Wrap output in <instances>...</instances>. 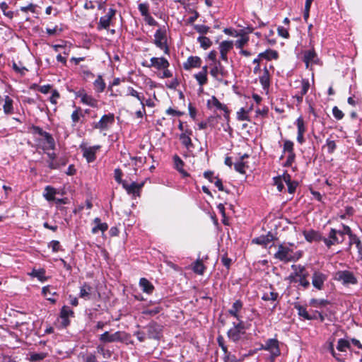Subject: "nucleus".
I'll use <instances>...</instances> for the list:
<instances>
[{"mask_svg":"<svg viewBox=\"0 0 362 362\" xmlns=\"http://www.w3.org/2000/svg\"><path fill=\"white\" fill-rule=\"evenodd\" d=\"M291 269L293 272L288 277L289 281L291 283H298V286L303 289H308L310 285L308 279L310 272L306 267L301 264H292Z\"/></svg>","mask_w":362,"mask_h":362,"instance_id":"nucleus-1","label":"nucleus"},{"mask_svg":"<svg viewBox=\"0 0 362 362\" xmlns=\"http://www.w3.org/2000/svg\"><path fill=\"white\" fill-rule=\"evenodd\" d=\"M153 44L156 47L163 50L164 54H170V47L168 44V38L166 34V29L163 28H158L154 33Z\"/></svg>","mask_w":362,"mask_h":362,"instance_id":"nucleus-2","label":"nucleus"},{"mask_svg":"<svg viewBox=\"0 0 362 362\" xmlns=\"http://www.w3.org/2000/svg\"><path fill=\"white\" fill-rule=\"evenodd\" d=\"M117 13V10L111 7L108 8L107 12L103 16L100 18L99 22L97 24V30H108L110 25H113V21L115 20V16Z\"/></svg>","mask_w":362,"mask_h":362,"instance_id":"nucleus-3","label":"nucleus"},{"mask_svg":"<svg viewBox=\"0 0 362 362\" xmlns=\"http://www.w3.org/2000/svg\"><path fill=\"white\" fill-rule=\"evenodd\" d=\"M261 349L268 351L270 353V362H275L276 358L281 355L279 341L277 339H268L265 341V344L262 345Z\"/></svg>","mask_w":362,"mask_h":362,"instance_id":"nucleus-4","label":"nucleus"},{"mask_svg":"<svg viewBox=\"0 0 362 362\" xmlns=\"http://www.w3.org/2000/svg\"><path fill=\"white\" fill-rule=\"evenodd\" d=\"M128 334L122 331H117L115 333L110 334L109 332H105L100 335L99 340L103 343H112V342H124L127 340Z\"/></svg>","mask_w":362,"mask_h":362,"instance_id":"nucleus-5","label":"nucleus"},{"mask_svg":"<svg viewBox=\"0 0 362 362\" xmlns=\"http://www.w3.org/2000/svg\"><path fill=\"white\" fill-rule=\"evenodd\" d=\"M334 279L341 282L344 286L356 285L358 279L354 274L349 270H340L335 273Z\"/></svg>","mask_w":362,"mask_h":362,"instance_id":"nucleus-6","label":"nucleus"},{"mask_svg":"<svg viewBox=\"0 0 362 362\" xmlns=\"http://www.w3.org/2000/svg\"><path fill=\"white\" fill-rule=\"evenodd\" d=\"M145 328L148 339L158 341L163 337V326L158 322L151 321Z\"/></svg>","mask_w":362,"mask_h":362,"instance_id":"nucleus-7","label":"nucleus"},{"mask_svg":"<svg viewBox=\"0 0 362 362\" xmlns=\"http://www.w3.org/2000/svg\"><path fill=\"white\" fill-rule=\"evenodd\" d=\"M76 98H79L81 103L91 107H98V100L93 95L88 94L84 88H80L77 91H73Z\"/></svg>","mask_w":362,"mask_h":362,"instance_id":"nucleus-8","label":"nucleus"},{"mask_svg":"<svg viewBox=\"0 0 362 362\" xmlns=\"http://www.w3.org/2000/svg\"><path fill=\"white\" fill-rule=\"evenodd\" d=\"M75 314L74 310L67 305H63L59 313V328L66 329L70 324V317H74Z\"/></svg>","mask_w":362,"mask_h":362,"instance_id":"nucleus-9","label":"nucleus"},{"mask_svg":"<svg viewBox=\"0 0 362 362\" xmlns=\"http://www.w3.org/2000/svg\"><path fill=\"white\" fill-rule=\"evenodd\" d=\"M115 122V115L108 113L103 115L98 122H93L92 127L95 129L100 131L107 130Z\"/></svg>","mask_w":362,"mask_h":362,"instance_id":"nucleus-10","label":"nucleus"},{"mask_svg":"<svg viewBox=\"0 0 362 362\" xmlns=\"http://www.w3.org/2000/svg\"><path fill=\"white\" fill-rule=\"evenodd\" d=\"M141 65L146 68H154L158 71H160L166 66H170V63L168 60L163 57H153L151 58L149 63L147 61H144L141 63Z\"/></svg>","mask_w":362,"mask_h":362,"instance_id":"nucleus-11","label":"nucleus"},{"mask_svg":"<svg viewBox=\"0 0 362 362\" xmlns=\"http://www.w3.org/2000/svg\"><path fill=\"white\" fill-rule=\"evenodd\" d=\"M292 253V249L281 244L279 245L278 250L274 254V257L276 259H279L281 262L287 263L294 260Z\"/></svg>","mask_w":362,"mask_h":362,"instance_id":"nucleus-12","label":"nucleus"},{"mask_svg":"<svg viewBox=\"0 0 362 362\" xmlns=\"http://www.w3.org/2000/svg\"><path fill=\"white\" fill-rule=\"evenodd\" d=\"M138 9L141 16L144 17V20L146 24H148L150 26L158 25V22L150 14L148 3L144 2L139 4Z\"/></svg>","mask_w":362,"mask_h":362,"instance_id":"nucleus-13","label":"nucleus"},{"mask_svg":"<svg viewBox=\"0 0 362 362\" xmlns=\"http://www.w3.org/2000/svg\"><path fill=\"white\" fill-rule=\"evenodd\" d=\"M327 279V275L318 269H315L312 274V284L315 288L322 291L325 287V282Z\"/></svg>","mask_w":362,"mask_h":362,"instance_id":"nucleus-14","label":"nucleus"},{"mask_svg":"<svg viewBox=\"0 0 362 362\" xmlns=\"http://www.w3.org/2000/svg\"><path fill=\"white\" fill-rule=\"evenodd\" d=\"M31 129L33 130V134H37L44 137L49 149L54 150L55 148V141L51 134L44 131L39 126L33 125L31 127Z\"/></svg>","mask_w":362,"mask_h":362,"instance_id":"nucleus-15","label":"nucleus"},{"mask_svg":"<svg viewBox=\"0 0 362 362\" xmlns=\"http://www.w3.org/2000/svg\"><path fill=\"white\" fill-rule=\"evenodd\" d=\"M303 62L305 63L306 68L318 64L319 58L313 46L311 47V49L303 52Z\"/></svg>","mask_w":362,"mask_h":362,"instance_id":"nucleus-16","label":"nucleus"},{"mask_svg":"<svg viewBox=\"0 0 362 362\" xmlns=\"http://www.w3.org/2000/svg\"><path fill=\"white\" fill-rule=\"evenodd\" d=\"M323 243L329 249L332 245H339L343 243V238H339L336 233V228H331L327 238H323Z\"/></svg>","mask_w":362,"mask_h":362,"instance_id":"nucleus-17","label":"nucleus"},{"mask_svg":"<svg viewBox=\"0 0 362 362\" xmlns=\"http://www.w3.org/2000/svg\"><path fill=\"white\" fill-rule=\"evenodd\" d=\"M144 185V182L141 183L132 182L131 184H128L127 182L125 181L124 183H122V187L127 191V194L134 196H140V192Z\"/></svg>","mask_w":362,"mask_h":362,"instance_id":"nucleus-18","label":"nucleus"},{"mask_svg":"<svg viewBox=\"0 0 362 362\" xmlns=\"http://www.w3.org/2000/svg\"><path fill=\"white\" fill-rule=\"evenodd\" d=\"M74 110L71 115V126L75 127L77 124H81L85 123V117L83 110L80 106H76L74 105Z\"/></svg>","mask_w":362,"mask_h":362,"instance_id":"nucleus-19","label":"nucleus"},{"mask_svg":"<svg viewBox=\"0 0 362 362\" xmlns=\"http://www.w3.org/2000/svg\"><path fill=\"white\" fill-rule=\"evenodd\" d=\"M80 148L83 151V156L86 159L87 162L92 163L96 159V151L100 148V146L88 148L81 146Z\"/></svg>","mask_w":362,"mask_h":362,"instance_id":"nucleus-20","label":"nucleus"},{"mask_svg":"<svg viewBox=\"0 0 362 362\" xmlns=\"http://www.w3.org/2000/svg\"><path fill=\"white\" fill-rule=\"evenodd\" d=\"M303 233L305 239L308 243L323 241L324 237L317 230L311 229L309 230H304Z\"/></svg>","mask_w":362,"mask_h":362,"instance_id":"nucleus-21","label":"nucleus"},{"mask_svg":"<svg viewBox=\"0 0 362 362\" xmlns=\"http://www.w3.org/2000/svg\"><path fill=\"white\" fill-rule=\"evenodd\" d=\"M202 59L197 56H190L187 61L183 63L182 66L185 70H190L193 68H199L202 65Z\"/></svg>","mask_w":362,"mask_h":362,"instance_id":"nucleus-22","label":"nucleus"},{"mask_svg":"<svg viewBox=\"0 0 362 362\" xmlns=\"http://www.w3.org/2000/svg\"><path fill=\"white\" fill-rule=\"evenodd\" d=\"M47 162L50 170H59L68 163L69 158L66 156H62L54 160H47Z\"/></svg>","mask_w":362,"mask_h":362,"instance_id":"nucleus-23","label":"nucleus"},{"mask_svg":"<svg viewBox=\"0 0 362 362\" xmlns=\"http://www.w3.org/2000/svg\"><path fill=\"white\" fill-rule=\"evenodd\" d=\"M243 302L238 299L236 300L232 305L231 308L228 310V314L237 319L238 320H240V318L242 317L239 314L240 311L243 309Z\"/></svg>","mask_w":362,"mask_h":362,"instance_id":"nucleus-24","label":"nucleus"},{"mask_svg":"<svg viewBox=\"0 0 362 362\" xmlns=\"http://www.w3.org/2000/svg\"><path fill=\"white\" fill-rule=\"evenodd\" d=\"M93 288L88 282H83L80 287L79 297L85 300H90Z\"/></svg>","mask_w":362,"mask_h":362,"instance_id":"nucleus-25","label":"nucleus"},{"mask_svg":"<svg viewBox=\"0 0 362 362\" xmlns=\"http://www.w3.org/2000/svg\"><path fill=\"white\" fill-rule=\"evenodd\" d=\"M270 78L271 75L269 74V69L267 66H264L263 69V73L259 76V83L262 85L263 89H268L270 86Z\"/></svg>","mask_w":362,"mask_h":362,"instance_id":"nucleus-26","label":"nucleus"},{"mask_svg":"<svg viewBox=\"0 0 362 362\" xmlns=\"http://www.w3.org/2000/svg\"><path fill=\"white\" fill-rule=\"evenodd\" d=\"M274 240L273 234L269 232L266 235H260L252 240V242L262 246H267Z\"/></svg>","mask_w":362,"mask_h":362,"instance_id":"nucleus-27","label":"nucleus"},{"mask_svg":"<svg viewBox=\"0 0 362 362\" xmlns=\"http://www.w3.org/2000/svg\"><path fill=\"white\" fill-rule=\"evenodd\" d=\"M245 334V333L243 331L236 329L233 327H231L227 332V336L228 339L233 342L239 341Z\"/></svg>","mask_w":362,"mask_h":362,"instance_id":"nucleus-28","label":"nucleus"},{"mask_svg":"<svg viewBox=\"0 0 362 362\" xmlns=\"http://www.w3.org/2000/svg\"><path fill=\"white\" fill-rule=\"evenodd\" d=\"M173 161L175 168L184 177H188L189 174L183 168L185 165V163L180 158V157L177 155H175L173 156Z\"/></svg>","mask_w":362,"mask_h":362,"instance_id":"nucleus-29","label":"nucleus"},{"mask_svg":"<svg viewBox=\"0 0 362 362\" xmlns=\"http://www.w3.org/2000/svg\"><path fill=\"white\" fill-rule=\"evenodd\" d=\"M139 286L143 292L147 294H152L155 287L151 281L146 278H141L139 280Z\"/></svg>","mask_w":362,"mask_h":362,"instance_id":"nucleus-30","label":"nucleus"},{"mask_svg":"<svg viewBox=\"0 0 362 362\" xmlns=\"http://www.w3.org/2000/svg\"><path fill=\"white\" fill-rule=\"evenodd\" d=\"M93 223L95 224V226L93 227L91 230L93 234H96L97 233H98V231L104 233L108 229L107 223H102L99 217L95 218L93 219Z\"/></svg>","mask_w":362,"mask_h":362,"instance_id":"nucleus-31","label":"nucleus"},{"mask_svg":"<svg viewBox=\"0 0 362 362\" xmlns=\"http://www.w3.org/2000/svg\"><path fill=\"white\" fill-rule=\"evenodd\" d=\"M258 57L259 59L270 61L272 59H277L279 58V53L276 50L267 49L264 52H260Z\"/></svg>","mask_w":362,"mask_h":362,"instance_id":"nucleus-32","label":"nucleus"},{"mask_svg":"<svg viewBox=\"0 0 362 362\" xmlns=\"http://www.w3.org/2000/svg\"><path fill=\"white\" fill-rule=\"evenodd\" d=\"M204 259H200L199 257L192 264V270L195 274L202 275L205 270L206 266L203 263Z\"/></svg>","mask_w":362,"mask_h":362,"instance_id":"nucleus-33","label":"nucleus"},{"mask_svg":"<svg viewBox=\"0 0 362 362\" xmlns=\"http://www.w3.org/2000/svg\"><path fill=\"white\" fill-rule=\"evenodd\" d=\"M93 87L95 93H103L105 90L106 88V83L101 75H98L96 79L94 81Z\"/></svg>","mask_w":362,"mask_h":362,"instance_id":"nucleus-34","label":"nucleus"},{"mask_svg":"<svg viewBox=\"0 0 362 362\" xmlns=\"http://www.w3.org/2000/svg\"><path fill=\"white\" fill-rule=\"evenodd\" d=\"M208 108L215 107L217 110H225L227 107L226 105L222 104L218 98L213 95L210 100H207Z\"/></svg>","mask_w":362,"mask_h":362,"instance_id":"nucleus-35","label":"nucleus"},{"mask_svg":"<svg viewBox=\"0 0 362 362\" xmlns=\"http://www.w3.org/2000/svg\"><path fill=\"white\" fill-rule=\"evenodd\" d=\"M346 233L349 237V247L350 248L353 245H356V247L361 243L359 238L356 234L354 233L351 228H346Z\"/></svg>","mask_w":362,"mask_h":362,"instance_id":"nucleus-36","label":"nucleus"},{"mask_svg":"<svg viewBox=\"0 0 362 362\" xmlns=\"http://www.w3.org/2000/svg\"><path fill=\"white\" fill-rule=\"evenodd\" d=\"M269 288L272 291L269 293L265 292L263 293L262 296V299L264 301H276L279 298V293L275 291V289L273 288L272 285L269 286Z\"/></svg>","mask_w":362,"mask_h":362,"instance_id":"nucleus-37","label":"nucleus"},{"mask_svg":"<svg viewBox=\"0 0 362 362\" xmlns=\"http://www.w3.org/2000/svg\"><path fill=\"white\" fill-rule=\"evenodd\" d=\"M330 304V301L327 299H316L311 298L309 301V305L311 307L320 308Z\"/></svg>","mask_w":362,"mask_h":362,"instance_id":"nucleus-38","label":"nucleus"},{"mask_svg":"<svg viewBox=\"0 0 362 362\" xmlns=\"http://www.w3.org/2000/svg\"><path fill=\"white\" fill-rule=\"evenodd\" d=\"M293 308L298 311V315L303 317L305 320L310 318V314L307 311V309L305 306L301 305L299 303H294Z\"/></svg>","mask_w":362,"mask_h":362,"instance_id":"nucleus-39","label":"nucleus"},{"mask_svg":"<svg viewBox=\"0 0 362 362\" xmlns=\"http://www.w3.org/2000/svg\"><path fill=\"white\" fill-rule=\"evenodd\" d=\"M45 272H46L44 269H33L30 275L33 277L37 278V279L41 282H45L47 280V278L45 276Z\"/></svg>","mask_w":362,"mask_h":362,"instance_id":"nucleus-40","label":"nucleus"},{"mask_svg":"<svg viewBox=\"0 0 362 362\" xmlns=\"http://www.w3.org/2000/svg\"><path fill=\"white\" fill-rule=\"evenodd\" d=\"M45 194L44 197L45 198L50 202L54 201L55 199V195L57 194V190L55 188L51 186H46L45 188Z\"/></svg>","mask_w":362,"mask_h":362,"instance_id":"nucleus-41","label":"nucleus"},{"mask_svg":"<svg viewBox=\"0 0 362 362\" xmlns=\"http://www.w3.org/2000/svg\"><path fill=\"white\" fill-rule=\"evenodd\" d=\"M337 349L341 352L346 351L347 349H351L350 342L345 339H339L337 342Z\"/></svg>","mask_w":362,"mask_h":362,"instance_id":"nucleus-42","label":"nucleus"},{"mask_svg":"<svg viewBox=\"0 0 362 362\" xmlns=\"http://www.w3.org/2000/svg\"><path fill=\"white\" fill-rule=\"evenodd\" d=\"M252 107H250L249 110H245L244 107H242L240 109V110L237 112V119L239 121H250V117H249V112L251 110Z\"/></svg>","mask_w":362,"mask_h":362,"instance_id":"nucleus-43","label":"nucleus"},{"mask_svg":"<svg viewBox=\"0 0 362 362\" xmlns=\"http://www.w3.org/2000/svg\"><path fill=\"white\" fill-rule=\"evenodd\" d=\"M127 95L133 96L136 98L140 102V103H144V96L141 93L136 90L133 87L129 86L127 88Z\"/></svg>","mask_w":362,"mask_h":362,"instance_id":"nucleus-44","label":"nucleus"},{"mask_svg":"<svg viewBox=\"0 0 362 362\" xmlns=\"http://www.w3.org/2000/svg\"><path fill=\"white\" fill-rule=\"evenodd\" d=\"M295 124L297 127L298 133L305 134L307 131V127L305 124L304 119L302 116L297 118L295 122Z\"/></svg>","mask_w":362,"mask_h":362,"instance_id":"nucleus-45","label":"nucleus"},{"mask_svg":"<svg viewBox=\"0 0 362 362\" xmlns=\"http://www.w3.org/2000/svg\"><path fill=\"white\" fill-rule=\"evenodd\" d=\"M233 47V41L224 40L220 43L219 49L220 52L227 53Z\"/></svg>","mask_w":362,"mask_h":362,"instance_id":"nucleus-46","label":"nucleus"},{"mask_svg":"<svg viewBox=\"0 0 362 362\" xmlns=\"http://www.w3.org/2000/svg\"><path fill=\"white\" fill-rule=\"evenodd\" d=\"M179 139L182 145L187 149L189 150L194 148V144H192L191 137L180 134Z\"/></svg>","mask_w":362,"mask_h":362,"instance_id":"nucleus-47","label":"nucleus"},{"mask_svg":"<svg viewBox=\"0 0 362 362\" xmlns=\"http://www.w3.org/2000/svg\"><path fill=\"white\" fill-rule=\"evenodd\" d=\"M248 168V165H247V162L240 160V161L234 163L235 170L240 174H243V175L245 174L246 173L245 168Z\"/></svg>","mask_w":362,"mask_h":362,"instance_id":"nucleus-48","label":"nucleus"},{"mask_svg":"<svg viewBox=\"0 0 362 362\" xmlns=\"http://www.w3.org/2000/svg\"><path fill=\"white\" fill-rule=\"evenodd\" d=\"M221 262L226 267L227 272H228L233 261L231 258L228 257V253L226 252L221 257Z\"/></svg>","mask_w":362,"mask_h":362,"instance_id":"nucleus-49","label":"nucleus"},{"mask_svg":"<svg viewBox=\"0 0 362 362\" xmlns=\"http://www.w3.org/2000/svg\"><path fill=\"white\" fill-rule=\"evenodd\" d=\"M197 41L200 43L202 48L206 49L212 45L211 40L206 36H199L197 37Z\"/></svg>","mask_w":362,"mask_h":362,"instance_id":"nucleus-50","label":"nucleus"},{"mask_svg":"<svg viewBox=\"0 0 362 362\" xmlns=\"http://www.w3.org/2000/svg\"><path fill=\"white\" fill-rule=\"evenodd\" d=\"M283 152L284 153H293L294 152V144L291 140H284V146H283Z\"/></svg>","mask_w":362,"mask_h":362,"instance_id":"nucleus-51","label":"nucleus"},{"mask_svg":"<svg viewBox=\"0 0 362 362\" xmlns=\"http://www.w3.org/2000/svg\"><path fill=\"white\" fill-rule=\"evenodd\" d=\"M310 88V83L308 79L307 78H303L301 80V88L300 90L298 93V94H300L302 96H304L308 91Z\"/></svg>","mask_w":362,"mask_h":362,"instance_id":"nucleus-52","label":"nucleus"},{"mask_svg":"<svg viewBox=\"0 0 362 362\" xmlns=\"http://www.w3.org/2000/svg\"><path fill=\"white\" fill-rule=\"evenodd\" d=\"M162 308L160 306L155 307L152 309H145L142 311V314L144 315H149L150 317H153L156 315L160 313L162 310Z\"/></svg>","mask_w":362,"mask_h":362,"instance_id":"nucleus-53","label":"nucleus"},{"mask_svg":"<svg viewBox=\"0 0 362 362\" xmlns=\"http://www.w3.org/2000/svg\"><path fill=\"white\" fill-rule=\"evenodd\" d=\"M325 146L327 148V152L329 154H332L337 149L336 142L334 140H331L329 139L326 140V144L323 146V148Z\"/></svg>","mask_w":362,"mask_h":362,"instance_id":"nucleus-54","label":"nucleus"},{"mask_svg":"<svg viewBox=\"0 0 362 362\" xmlns=\"http://www.w3.org/2000/svg\"><path fill=\"white\" fill-rule=\"evenodd\" d=\"M194 76L195 79L197 80V81L198 82L199 85L201 86L206 84L208 82L207 76H206L203 74L198 72L197 74H194Z\"/></svg>","mask_w":362,"mask_h":362,"instance_id":"nucleus-55","label":"nucleus"},{"mask_svg":"<svg viewBox=\"0 0 362 362\" xmlns=\"http://www.w3.org/2000/svg\"><path fill=\"white\" fill-rule=\"evenodd\" d=\"M123 173L120 168H116L114 170V177L115 181L118 184H121L122 185V183L125 182L126 180H122Z\"/></svg>","mask_w":362,"mask_h":362,"instance_id":"nucleus-56","label":"nucleus"},{"mask_svg":"<svg viewBox=\"0 0 362 362\" xmlns=\"http://www.w3.org/2000/svg\"><path fill=\"white\" fill-rule=\"evenodd\" d=\"M220 117H221L220 115L209 117L206 119L207 126L212 127V128L215 127L216 126V124H218V119Z\"/></svg>","mask_w":362,"mask_h":362,"instance_id":"nucleus-57","label":"nucleus"},{"mask_svg":"<svg viewBox=\"0 0 362 362\" xmlns=\"http://www.w3.org/2000/svg\"><path fill=\"white\" fill-rule=\"evenodd\" d=\"M250 38L249 36H245L244 37H240L238 40L235 41V45L238 49H242L247 42H249Z\"/></svg>","mask_w":362,"mask_h":362,"instance_id":"nucleus-58","label":"nucleus"},{"mask_svg":"<svg viewBox=\"0 0 362 362\" xmlns=\"http://www.w3.org/2000/svg\"><path fill=\"white\" fill-rule=\"evenodd\" d=\"M194 28L197 33H199L202 35L206 34L210 30V28L209 26H206L205 25H199V24L194 25Z\"/></svg>","mask_w":362,"mask_h":362,"instance_id":"nucleus-59","label":"nucleus"},{"mask_svg":"<svg viewBox=\"0 0 362 362\" xmlns=\"http://www.w3.org/2000/svg\"><path fill=\"white\" fill-rule=\"evenodd\" d=\"M274 185L276 186L279 192H282L284 189L281 176H276L273 178Z\"/></svg>","mask_w":362,"mask_h":362,"instance_id":"nucleus-60","label":"nucleus"},{"mask_svg":"<svg viewBox=\"0 0 362 362\" xmlns=\"http://www.w3.org/2000/svg\"><path fill=\"white\" fill-rule=\"evenodd\" d=\"M36 7L37 6L35 4L30 3V4H28L27 6H21L20 11H21L22 12H24V13L31 12L33 13H35L36 11Z\"/></svg>","mask_w":362,"mask_h":362,"instance_id":"nucleus-61","label":"nucleus"},{"mask_svg":"<svg viewBox=\"0 0 362 362\" xmlns=\"http://www.w3.org/2000/svg\"><path fill=\"white\" fill-rule=\"evenodd\" d=\"M48 247L52 248L53 252H57L59 250H62L60 243L58 240H52L49 242Z\"/></svg>","mask_w":362,"mask_h":362,"instance_id":"nucleus-62","label":"nucleus"},{"mask_svg":"<svg viewBox=\"0 0 362 362\" xmlns=\"http://www.w3.org/2000/svg\"><path fill=\"white\" fill-rule=\"evenodd\" d=\"M46 357L45 353H33L30 355V361L33 362L43 360Z\"/></svg>","mask_w":362,"mask_h":362,"instance_id":"nucleus-63","label":"nucleus"},{"mask_svg":"<svg viewBox=\"0 0 362 362\" xmlns=\"http://www.w3.org/2000/svg\"><path fill=\"white\" fill-rule=\"evenodd\" d=\"M238 360L239 359H238L235 355L232 354L228 351H227V353H224V362H238Z\"/></svg>","mask_w":362,"mask_h":362,"instance_id":"nucleus-64","label":"nucleus"}]
</instances>
